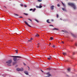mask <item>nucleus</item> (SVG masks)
<instances>
[{
  "label": "nucleus",
  "instance_id": "f257e3e1",
  "mask_svg": "<svg viewBox=\"0 0 77 77\" xmlns=\"http://www.w3.org/2000/svg\"><path fill=\"white\" fill-rule=\"evenodd\" d=\"M12 57H14L13 58V60L14 62H16L17 60H18L19 59H17V58H22V57L19 56H11Z\"/></svg>",
  "mask_w": 77,
  "mask_h": 77
},
{
  "label": "nucleus",
  "instance_id": "f03ea898",
  "mask_svg": "<svg viewBox=\"0 0 77 77\" xmlns=\"http://www.w3.org/2000/svg\"><path fill=\"white\" fill-rule=\"evenodd\" d=\"M68 5L72 7L74 9H75L76 8V7L75 4L73 3H69L68 4Z\"/></svg>",
  "mask_w": 77,
  "mask_h": 77
},
{
  "label": "nucleus",
  "instance_id": "7ed1b4c3",
  "mask_svg": "<svg viewBox=\"0 0 77 77\" xmlns=\"http://www.w3.org/2000/svg\"><path fill=\"white\" fill-rule=\"evenodd\" d=\"M12 60H7L6 62V63L7 64V65L8 66H11V63H12Z\"/></svg>",
  "mask_w": 77,
  "mask_h": 77
},
{
  "label": "nucleus",
  "instance_id": "20e7f679",
  "mask_svg": "<svg viewBox=\"0 0 77 77\" xmlns=\"http://www.w3.org/2000/svg\"><path fill=\"white\" fill-rule=\"evenodd\" d=\"M16 70L17 71H23V68H17L16 69Z\"/></svg>",
  "mask_w": 77,
  "mask_h": 77
},
{
  "label": "nucleus",
  "instance_id": "39448f33",
  "mask_svg": "<svg viewBox=\"0 0 77 77\" xmlns=\"http://www.w3.org/2000/svg\"><path fill=\"white\" fill-rule=\"evenodd\" d=\"M46 74L48 75V76H45V77H49L51 76V74H50L49 72H48L46 73Z\"/></svg>",
  "mask_w": 77,
  "mask_h": 77
},
{
  "label": "nucleus",
  "instance_id": "423d86ee",
  "mask_svg": "<svg viewBox=\"0 0 77 77\" xmlns=\"http://www.w3.org/2000/svg\"><path fill=\"white\" fill-rule=\"evenodd\" d=\"M24 22L25 23L27 26H28L29 27H31V26L30 25H29L28 23L27 22H26V21H24Z\"/></svg>",
  "mask_w": 77,
  "mask_h": 77
},
{
  "label": "nucleus",
  "instance_id": "0eeeda50",
  "mask_svg": "<svg viewBox=\"0 0 77 77\" xmlns=\"http://www.w3.org/2000/svg\"><path fill=\"white\" fill-rule=\"evenodd\" d=\"M36 8H42V6H41V5H40V6H36Z\"/></svg>",
  "mask_w": 77,
  "mask_h": 77
},
{
  "label": "nucleus",
  "instance_id": "6e6552de",
  "mask_svg": "<svg viewBox=\"0 0 77 77\" xmlns=\"http://www.w3.org/2000/svg\"><path fill=\"white\" fill-rule=\"evenodd\" d=\"M54 6L53 5H52L50 7L51 9L52 10H53L54 9Z\"/></svg>",
  "mask_w": 77,
  "mask_h": 77
},
{
  "label": "nucleus",
  "instance_id": "1a4fd4ad",
  "mask_svg": "<svg viewBox=\"0 0 77 77\" xmlns=\"http://www.w3.org/2000/svg\"><path fill=\"white\" fill-rule=\"evenodd\" d=\"M24 73L25 74H26V75H28V73L27 72V71H25L24 72Z\"/></svg>",
  "mask_w": 77,
  "mask_h": 77
},
{
  "label": "nucleus",
  "instance_id": "9d476101",
  "mask_svg": "<svg viewBox=\"0 0 77 77\" xmlns=\"http://www.w3.org/2000/svg\"><path fill=\"white\" fill-rule=\"evenodd\" d=\"M52 30H58V29L56 28H54L52 29Z\"/></svg>",
  "mask_w": 77,
  "mask_h": 77
},
{
  "label": "nucleus",
  "instance_id": "9b49d317",
  "mask_svg": "<svg viewBox=\"0 0 77 77\" xmlns=\"http://www.w3.org/2000/svg\"><path fill=\"white\" fill-rule=\"evenodd\" d=\"M62 10L63 11H65V12H66V11H67V10H66V8H62Z\"/></svg>",
  "mask_w": 77,
  "mask_h": 77
},
{
  "label": "nucleus",
  "instance_id": "f8f14e48",
  "mask_svg": "<svg viewBox=\"0 0 77 77\" xmlns=\"http://www.w3.org/2000/svg\"><path fill=\"white\" fill-rule=\"evenodd\" d=\"M63 54L64 55V56H66L67 55V53L66 52H63Z\"/></svg>",
  "mask_w": 77,
  "mask_h": 77
},
{
  "label": "nucleus",
  "instance_id": "ddd939ff",
  "mask_svg": "<svg viewBox=\"0 0 77 77\" xmlns=\"http://www.w3.org/2000/svg\"><path fill=\"white\" fill-rule=\"evenodd\" d=\"M48 60H50L51 59V57L50 56L48 57Z\"/></svg>",
  "mask_w": 77,
  "mask_h": 77
},
{
  "label": "nucleus",
  "instance_id": "4468645a",
  "mask_svg": "<svg viewBox=\"0 0 77 77\" xmlns=\"http://www.w3.org/2000/svg\"><path fill=\"white\" fill-rule=\"evenodd\" d=\"M49 20H47L46 21V22H47V23H50V22H49Z\"/></svg>",
  "mask_w": 77,
  "mask_h": 77
},
{
  "label": "nucleus",
  "instance_id": "2eb2a0df",
  "mask_svg": "<svg viewBox=\"0 0 77 77\" xmlns=\"http://www.w3.org/2000/svg\"><path fill=\"white\" fill-rule=\"evenodd\" d=\"M62 5L63 6V7H64L65 6V5H64V4L63 2H62Z\"/></svg>",
  "mask_w": 77,
  "mask_h": 77
},
{
  "label": "nucleus",
  "instance_id": "dca6fc26",
  "mask_svg": "<svg viewBox=\"0 0 77 77\" xmlns=\"http://www.w3.org/2000/svg\"><path fill=\"white\" fill-rule=\"evenodd\" d=\"M70 68H69L68 69H67V70L69 71V72H70Z\"/></svg>",
  "mask_w": 77,
  "mask_h": 77
},
{
  "label": "nucleus",
  "instance_id": "f3484780",
  "mask_svg": "<svg viewBox=\"0 0 77 77\" xmlns=\"http://www.w3.org/2000/svg\"><path fill=\"white\" fill-rule=\"evenodd\" d=\"M35 21H36L37 23H39V21L37 19L35 20Z\"/></svg>",
  "mask_w": 77,
  "mask_h": 77
},
{
  "label": "nucleus",
  "instance_id": "a211bd4d",
  "mask_svg": "<svg viewBox=\"0 0 77 77\" xmlns=\"http://www.w3.org/2000/svg\"><path fill=\"white\" fill-rule=\"evenodd\" d=\"M17 63V62H13V65H14V64H16Z\"/></svg>",
  "mask_w": 77,
  "mask_h": 77
},
{
  "label": "nucleus",
  "instance_id": "6ab92c4d",
  "mask_svg": "<svg viewBox=\"0 0 77 77\" xmlns=\"http://www.w3.org/2000/svg\"><path fill=\"white\" fill-rule=\"evenodd\" d=\"M35 36L36 37H38L39 36V35L38 34H37Z\"/></svg>",
  "mask_w": 77,
  "mask_h": 77
},
{
  "label": "nucleus",
  "instance_id": "aec40b11",
  "mask_svg": "<svg viewBox=\"0 0 77 77\" xmlns=\"http://www.w3.org/2000/svg\"><path fill=\"white\" fill-rule=\"evenodd\" d=\"M35 10H36V9L34 8L33 10H32V11L33 12H35Z\"/></svg>",
  "mask_w": 77,
  "mask_h": 77
},
{
  "label": "nucleus",
  "instance_id": "412c9836",
  "mask_svg": "<svg viewBox=\"0 0 77 77\" xmlns=\"http://www.w3.org/2000/svg\"><path fill=\"white\" fill-rule=\"evenodd\" d=\"M15 51L16 52V54H18L17 51H18V50L17 49V50H15Z\"/></svg>",
  "mask_w": 77,
  "mask_h": 77
},
{
  "label": "nucleus",
  "instance_id": "4be33fe9",
  "mask_svg": "<svg viewBox=\"0 0 77 77\" xmlns=\"http://www.w3.org/2000/svg\"><path fill=\"white\" fill-rule=\"evenodd\" d=\"M50 39L51 40H53L54 38L53 37H50Z\"/></svg>",
  "mask_w": 77,
  "mask_h": 77
},
{
  "label": "nucleus",
  "instance_id": "5701e85b",
  "mask_svg": "<svg viewBox=\"0 0 77 77\" xmlns=\"http://www.w3.org/2000/svg\"><path fill=\"white\" fill-rule=\"evenodd\" d=\"M14 15H15L16 16H19V15L17 14H14Z\"/></svg>",
  "mask_w": 77,
  "mask_h": 77
},
{
  "label": "nucleus",
  "instance_id": "b1692460",
  "mask_svg": "<svg viewBox=\"0 0 77 77\" xmlns=\"http://www.w3.org/2000/svg\"><path fill=\"white\" fill-rule=\"evenodd\" d=\"M56 16H57V18H58V17H59V15H58V14H57Z\"/></svg>",
  "mask_w": 77,
  "mask_h": 77
},
{
  "label": "nucleus",
  "instance_id": "393cba45",
  "mask_svg": "<svg viewBox=\"0 0 77 77\" xmlns=\"http://www.w3.org/2000/svg\"><path fill=\"white\" fill-rule=\"evenodd\" d=\"M57 6L58 7H60V5L59 4H58L57 5Z\"/></svg>",
  "mask_w": 77,
  "mask_h": 77
},
{
  "label": "nucleus",
  "instance_id": "a878e982",
  "mask_svg": "<svg viewBox=\"0 0 77 77\" xmlns=\"http://www.w3.org/2000/svg\"><path fill=\"white\" fill-rule=\"evenodd\" d=\"M39 45H40V44L39 43H38V46H37V48H39Z\"/></svg>",
  "mask_w": 77,
  "mask_h": 77
},
{
  "label": "nucleus",
  "instance_id": "bb28decb",
  "mask_svg": "<svg viewBox=\"0 0 77 77\" xmlns=\"http://www.w3.org/2000/svg\"><path fill=\"white\" fill-rule=\"evenodd\" d=\"M33 10V9L32 8H31L29 9V11H31Z\"/></svg>",
  "mask_w": 77,
  "mask_h": 77
},
{
  "label": "nucleus",
  "instance_id": "cd10ccee",
  "mask_svg": "<svg viewBox=\"0 0 77 77\" xmlns=\"http://www.w3.org/2000/svg\"><path fill=\"white\" fill-rule=\"evenodd\" d=\"M32 41V40H31V39H30V40H28V42H31Z\"/></svg>",
  "mask_w": 77,
  "mask_h": 77
},
{
  "label": "nucleus",
  "instance_id": "c85d7f7f",
  "mask_svg": "<svg viewBox=\"0 0 77 77\" xmlns=\"http://www.w3.org/2000/svg\"><path fill=\"white\" fill-rule=\"evenodd\" d=\"M28 20H29L30 21L32 22V20L31 19H28Z\"/></svg>",
  "mask_w": 77,
  "mask_h": 77
},
{
  "label": "nucleus",
  "instance_id": "c756f323",
  "mask_svg": "<svg viewBox=\"0 0 77 77\" xmlns=\"http://www.w3.org/2000/svg\"><path fill=\"white\" fill-rule=\"evenodd\" d=\"M24 7L25 8H26V7H27V6H26V5H24Z\"/></svg>",
  "mask_w": 77,
  "mask_h": 77
},
{
  "label": "nucleus",
  "instance_id": "7c9ffc66",
  "mask_svg": "<svg viewBox=\"0 0 77 77\" xmlns=\"http://www.w3.org/2000/svg\"><path fill=\"white\" fill-rule=\"evenodd\" d=\"M49 26L53 27V26L52 25H49Z\"/></svg>",
  "mask_w": 77,
  "mask_h": 77
},
{
  "label": "nucleus",
  "instance_id": "2f4dec72",
  "mask_svg": "<svg viewBox=\"0 0 77 77\" xmlns=\"http://www.w3.org/2000/svg\"><path fill=\"white\" fill-rule=\"evenodd\" d=\"M19 18H23V17H19Z\"/></svg>",
  "mask_w": 77,
  "mask_h": 77
},
{
  "label": "nucleus",
  "instance_id": "473e14b6",
  "mask_svg": "<svg viewBox=\"0 0 77 77\" xmlns=\"http://www.w3.org/2000/svg\"><path fill=\"white\" fill-rule=\"evenodd\" d=\"M24 14L26 15H28V14H27L24 13Z\"/></svg>",
  "mask_w": 77,
  "mask_h": 77
},
{
  "label": "nucleus",
  "instance_id": "72a5a7b5",
  "mask_svg": "<svg viewBox=\"0 0 77 77\" xmlns=\"http://www.w3.org/2000/svg\"><path fill=\"white\" fill-rule=\"evenodd\" d=\"M52 47H53V48H54L55 46L54 45H53V46H52Z\"/></svg>",
  "mask_w": 77,
  "mask_h": 77
},
{
  "label": "nucleus",
  "instance_id": "f704fd0d",
  "mask_svg": "<svg viewBox=\"0 0 77 77\" xmlns=\"http://www.w3.org/2000/svg\"><path fill=\"white\" fill-rule=\"evenodd\" d=\"M30 39L31 41L32 40H33V38H30Z\"/></svg>",
  "mask_w": 77,
  "mask_h": 77
},
{
  "label": "nucleus",
  "instance_id": "c9c22d12",
  "mask_svg": "<svg viewBox=\"0 0 77 77\" xmlns=\"http://www.w3.org/2000/svg\"><path fill=\"white\" fill-rule=\"evenodd\" d=\"M38 2H41L42 1V0H38Z\"/></svg>",
  "mask_w": 77,
  "mask_h": 77
},
{
  "label": "nucleus",
  "instance_id": "e433bc0d",
  "mask_svg": "<svg viewBox=\"0 0 77 77\" xmlns=\"http://www.w3.org/2000/svg\"><path fill=\"white\" fill-rule=\"evenodd\" d=\"M62 43L63 44H64V42L63 41H62Z\"/></svg>",
  "mask_w": 77,
  "mask_h": 77
},
{
  "label": "nucleus",
  "instance_id": "4c0bfd02",
  "mask_svg": "<svg viewBox=\"0 0 77 77\" xmlns=\"http://www.w3.org/2000/svg\"><path fill=\"white\" fill-rule=\"evenodd\" d=\"M23 65H24V66H26V64L25 63H23Z\"/></svg>",
  "mask_w": 77,
  "mask_h": 77
},
{
  "label": "nucleus",
  "instance_id": "58836bf2",
  "mask_svg": "<svg viewBox=\"0 0 77 77\" xmlns=\"http://www.w3.org/2000/svg\"><path fill=\"white\" fill-rule=\"evenodd\" d=\"M20 6H23V4H21V5H20Z\"/></svg>",
  "mask_w": 77,
  "mask_h": 77
},
{
  "label": "nucleus",
  "instance_id": "ea45409f",
  "mask_svg": "<svg viewBox=\"0 0 77 77\" xmlns=\"http://www.w3.org/2000/svg\"><path fill=\"white\" fill-rule=\"evenodd\" d=\"M51 44V43H49V45H49V46H50Z\"/></svg>",
  "mask_w": 77,
  "mask_h": 77
},
{
  "label": "nucleus",
  "instance_id": "a19ab883",
  "mask_svg": "<svg viewBox=\"0 0 77 77\" xmlns=\"http://www.w3.org/2000/svg\"><path fill=\"white\" fill-rule=\"evenodd\" d=\"M75 46H77V44H75Z\"/></svg>",
  "mask_w": 77,
  "mask_h": 77
},
{
  "label": "nucleus",
  "instance_id": "79ce46f5",
  "mask_svg": "<svg viewBox=\"0 0 77 77\" xmlns=\"http://www.w3.org/2000/svg\"><path fill=\"white\" fill-rule=\"evenodd\" d=\"M41 71L42 72H44L42 70H41Z\"/></svg>",
  "mask_w": 77,
  "mask_h": 77
},
{
  "label": "nucleus",
  "instance_id": "37998d69",
  "mask_svg": "<svg viewBox=\"0 0 77 77\" xmlns=\"http://www.w3.org/2000/svg\"><path fill=\"white\" fill-rule=\"evenodd\" d=\"M51 21H53L54 20H51Z\"/></svg>",
  "mask_w": 77,
  "mask_h": 77
},
{
  "label": "nucleus",
  "instance_id": "c03bdc74",
  "mask_svg": "<svg viewBox=\"0 0 77 77\" xmlns=\"http://www.w3.org/2000/svg\"><path fill=\"white\" fill-rule=\"evenodd\" d=\"M4 7H5V8H6V7L5 6H4Z\"/></svg>",
  "mask_w": 77,
  "mask_h": 77
},
{
  "label": "nucleus",
  "instance_id": "a18cd8bd",
  "mask_svg": "<svg viewBox=\"0 0 77 77\" xmlns=\"http://www.w3.org/2000/svg\"><path fill=\"white\" fill-rule=\"evenodd\" d=\"M62 32H64V31H63V30H62Z\"/></svg>",
  "mask_w": 77,
  "mask_h": 77
},
{
  "label": "nucleus",
  "instance_id": "49530a36",
  "mask_svg": "<svg viewBox=\"0 0 77 77\" xmlns=\"http://www.w3.org/2000/svg\"><path fill=\"white\" fill-rule=\"evenodd\" d=\"M67 76H69L68 75H67Z\"/></svg>",
  "mask_w": 77,
  "mask_h": 77
},
{
  "label": "nucleus",
  "instance_id": "de8ad7c7",
  "mask_svg": "<svg viewBox=\"0 0 77 77\" xmlns=\"http://www.w3.org/2000/svg\"><path fill=\"white\" fill-rule=\"evenodd\" d=\"M60 20H61V18L60 19Z\"/></svg>",
  "mask_w": 77,
  "mask_h": 77
},
{
  "label": "nucleus",
  "instance_id": "09e8293b",
  "mask_svg": "<svg viewBox=\"0 0 77 77\" xmlns=\"http://www.w3.org/2000/svg\"><path fill=\"white\" fill-rule=\"evenodd\" d=\"M57 1H58V0H57Z\"/></svg>",
  "mask_w": 77,
  "mask_h": 77
},
{
  "label": "nucleus",
  "instance_id": "8fccbe9b",
  "mask_svg": "<svg viewBox=\"0 0 77 77\" xmlns=\"http://www.w3.org/2000/svg\"><path fill=\"white\" fill-rule=\"evenodd\" d=\"M9 1H11V0H9Z\"/></svg>",
  "mask_w": 77,
  "mask_h": 77
}]
</instances>
